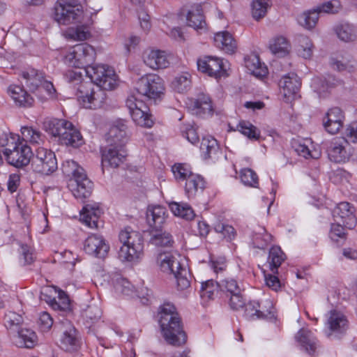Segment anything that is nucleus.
I'll use <instances>...</instances> for the list:
<instances>
[{
	"instance_id": "f257e3e1",
	"label": "nucleus",
	"mask_w": 357,
	"mask_h": 357,
	"mask_svg": "<svg viewBox=\"0 0 357 357\" xmlns=\"http://www.w3.org/2000/svg\"><path fill=\"white\" fill-rule=\"evenodd\" d=\"M96 50L88 43H81L70 47L64 56L68 66L84 68L87 77L107 89H114L118 85L117 75L114 69L105 65L91 64L95 61Z\"/></svg>"
},
{
	"instance_id": "f03ea898",
	"label": "nucleus",
	"mask_w": 357,
	"mask_h": 357,
	"mask_svg": "<svg viewBox=\"0 0 357 357\" xmlns=\"http://www.w3.org/2000/svg\"><path fill=\"white\" fill-rule=\"evenodd\" d=\"M159 324L163 337L167 343L181 345L186 342L181 318L174 305L165 303L160 307Z\"/></svg>"
},
{
	"instance_id": "7ed1b4c3",
	"label": "nucleus",
	"mask_w": 357,
	"mask_h": 357,
	"mask_svg": "<svg viewBox=\"0 0 357 357\" xmlns=\"http://www.w3.org/2000/svg\"><path fill=\"white\" fill-rule=\"evenodd\" d=\"M0 146L8 162L16 167L26 166L31 162L33 153L31 147L23 140L20 135L10 133L0 136Z\"/></svg>"
},
{
	"instance_id": "20e7f679",
	"label": "nucleus",
	"mask_w": 357,
	"mask_h": 357,
	"mask_svg": "<svg viewBox=\"0 0 357 357\" xmlns=\"http://www.w3.org/2000/svg\"><path fill=\"white\" fill-rule=\"evenodd\" d=\"M46 132L58 138L61 144L78 148L84 144L83 137L78 129L69 121L63 119H52L45 121Z\"/></svg>"
},
{
	"instance_id": "39448f33",
	"label": "nucleus",
	"mask_w": 357,
	"mask_h": 357,
	"mask_svg": "<svg viewBox=\"0 0 357 357\" xmlns=\"http://www.w3.org/2000/svg\"><path fill=\"white\" fill-rule=\"evenodd\" d=\"M119 239L122 244L118 252L119 259L123 262H138L144 256V243L142 234L131 229L126 227L119 234Z\"/></svg>"
},
{
	"instance_id": "423d86ee",
	"label": "nucleus",
	"mask_w": 357,
	"mask_h": 357,
	"mask_svg": "<svg viewBox=\"0 0 357 357\" xmlns=\"http://www.w3.org/2000/svg\"><path fill=\"white\" fill-rule=\"evenodd\" d=\"M107 89L91 82H83L79 86L76 93L79 103L84 108L96 109L100 108L106 99Z\"/></svg>"
},
{
	"instance_id": "0eeeda50",
	"label": "nucleus",
	"mask_w": 357,
	"mask_h": 357,
	"mask_svg": "<svg viewBox=\"0 0 357 357\" xmlns=\"http://www.w3.org/2000/svg\"><path fill=\"white\" fill-rule=\"evenodd\" d=\"M53 17L59 24L79 23L83 20L84 11L77 0H57L54 7Z\"/></svg>"
},
{
	"instance_id": "6e6552de",
	"label": "nucleus",
	"mask_w": 357,
	"mask_h": 357,
	"mask_svg": "<svg viewBox=\"0 0 357 357\" xmlns=\"http://www.w3.org/2000/svg\"><path fill=\"white\" fill-rule=\"evenodd\" d=\"M31 165L33 172L44 176L53 174L58 168L54 152L44 147H38L35 150Z\"/></svg>"
},
{
	"instance_id": "1a4fd4ad",
	"label": "nucleus",
	"mask_w": 357,
	"mask_h": 357,
	"mask_svg": "<svg viewBox=\"0 0 357 357\" xmlns=\"http://www.w3.org/2000/svg\"><path fill=\"white\" fill-rule=\"evenodd\" d=\"M163 79L156 74H148L140 77L135 84L138 95L156 100L160 98L165 92Z\"/></svg>"
},
{
	"instance_id": "9d476101",
	"label": "nucleus",
	"mask_w": 357,
	"mask_h": 357,
	"mask_svg": "<svg viewBox=\"0 0 357 357\" xmlns=\"http://www.w3.org/2000/svg\"><path fill=\"white\" fill-rule=\"evenodd\" d=\"M126 106L135 123L144 128H151L153 120L149 113V109L142 100H139L135 94L129 96L126 100Z\"/></svg>"
},
{
	"instance_id": "9b49d317",
	"label": "nucleus",
	"mask_w": 357,
	"mask_h": 357,
	"mask_svg": "<svg viewBox=\"0 0 357 357\" xmlns=\"http://www.w3.org/2000/svg\"><path fill=\"white\" fill-rule=\"evenodd\" d=\"M199 71L210 77L218 79L228 76L227 61L217 56H207L200 58L197 62Z\"/></svg>"
},
{
	"instance_id": "f8f14e48",
	"label": "nucleus",
	"mask_w": 357,
	"mask_h": 357,
	"mask_svg": "<svg viewBox=\"0 0 357 357\" xmlns=\"http://www.w3.org/2000/svg\"><path fill=\"white\" fill-rule=\"evenodd\" d=\"M354 149L344 137L334 138L327 149L329 160L336 163H344L351 159Z\"/></svg>"
},
{
	"instance_id": "ddd939ff",
	"label": "nucleus",
	"mask_w": 357,
	"mask_h": 357,
	"mask_svg": "<svg viewBox=\"0 0 357 357\" xmlns=\"http://www.w3.org/2000/svg\"><path fill=\"white\" fill-rule=\"evenodd\" d=\"M183 260L177 252H165L158 255L156 264L162 272L174 275L181 269Z\"/></svg>"
},
{
	"instance_id": "4468645a",
	"label": "nucleus",
	"mask_w": 357,
	"mask_h": 357,
	"mask_svg": "<svg viewBox=\"0 0 357 357\" xmlns=\"http://www.w3.org/2000/svg\"><path fill=\"white\" fill-rule=\"evenodd\" d=\"M62 327L63 331L59 339V347L69 352L77 351L80 347V340L75 328L68 321L62 323Z\"/></svg>"
},
{
	"instance_id": "2eb2a0df",
	"label": "nucleus",
	"mask_w": 357,
	"mask_h": 357,
	"mask_svg": "<svg viewBox=\"0 0 357 357\" xmlns=\"http://www.w3.org/2000/svg\"><path fill=\"white\" fill-rule=\"evenodd\" d=\"M84 250L89 255L105 258L109 252V245L102 236L91 234L84 242Z\"/></svg>"
},
{
	"instance_id": "dca6fc26",
	"label": "nucleus",
	"mask_w": 357,
	"mask_h": 357,
	"mask_svg": "<svg viewBox=\"0 0 357 357\" xmlns=\"http://www.w3.org/2000/svg\"><path fill=\"white\" fill-rule=\"evenodd\" d=\"M334 220L342 223L348 229H353L356 225L355 208L349 202L339 203L333 211Z\"/></svg>"
},
{
	"instance_id": "f3484780",
	"label": "nucleus",
	"mask_w": 357,
	"mask_h": 357,
	"mask_svg": "<svg viewBox=\"0 0 357 357\" xmlns=\"http://www.w3.org/2000/svg\"><path fill=\"white\" fill-rule=\"evenodd\" d=\"M142 59L144 63L154 70L167 68L170 65L167 53L158 49L149 48L144 50Z\"/></svg>"
},
{
	"instance_id": "a211bd4d",
	"label": "nucleus",
	"mask_w": 357,
	"mask_h": 357,
	"mask_svg": "<svg viewBox=\"0 0 357 357\" xmlns=\"http://www.w3.org/2000/svg\"><path fill=\"white\" fill-rule=\"evenodd\" d=\"M301 86L299 77L294 73L283 76L279 82L280 93L284 101H291L297 95Z\"/></svg>"
},
{
	"instance_id": "6ab92c4d",
	"label": "nucleus",
	"mask_w": 357,
	"mask_h": 357,
	"mask_svg": "<svg viewBox=\"0 0 357 357\" xmlns=\"http://www.w3.org/2000/svg\"><path fill=\"white\" fill-rule=\"evenodd\" d=\"M126 156L124 146H110L102 154V169L119 167L125 162Z\"/></svg>"
},
{
	"instance_id": "aec40b11",
	"label": "nucleus",
	"mask_w": 357,
	"mask_h": 357,
	"mask_svg": "<svg viewBox=\"0 0 357 357\" xmlns=\"http://www.w3.org/2000/svg\"><path fill=\"white\" fill-rule=\"evenodd\" d=\"M68 188L75 198L84 199L91 195L93 183L84 173L83 176L71 178L68 183Z\"/></svg>"
},
{
	"instance_id": "412c9836",
	"label": "nucleus",
	"mask_w": 357,
	"mask_h": 357,
	"mask_svg": "<svg viewBox=\"0 0 357 357\" xmlns=\"http://www.w3.org/2000/svg\"><path fill=\"white\" fill-rule=\"evenodd\" d=\"M344 121L343 112L339 107L331 108L323 119L326 130L331 134L337 133L342 128Z\"/></svg>"
},
{
	"instance_id": "4be33fe9",
	"label": "nucleus",
	"mask_w": 357,
	"mask_h": 357,
	"mask_svg": "<svg viewBox=\"0 0 357 357\" xmlns=\"http://www.w3.org/2000/svg\"><path fill=\"white\" fill-rule=\"evenodd\" d=\"M291 146L298 155L305 159H317L321 156L320 150L315 148L314 144L309 138L294 139L291 142Z\"/></svg>"
},
{
	"instance_id": "5701e85b",
	"label": "nucleus",
	"mask_w": 357,
	"mask_h": 357,
	"mask_svg": "<svg viewBox=\"0 0 357 357\" xmlns=\"http://www.w3.org/2000/svg\"><path fill=\"white\" fill-rule=\"evenodd\" d=\"M106 139L110 146H124L128 141L126 122L119 121L112 125L106 135Z\"/></svg>"
},
{
	"instance_id": "b1692460",
	"label": "nucleus",
	"mask_w": 357,
	"mask_h": 357,
	"mask_svg": "<svg viewBox=\"0 0 357 357\" xmlns=\"http://www.w3.org/2000/svg\"><path fill=\"white\" fill-rule=\"evenodd\" d=\"M102 214L99 204H88L84 206L80 214L81 220L89 228L98 227V221Z\"/></svg>"
},
{
	"instance_id": "393cba45",
	"label": "nucleus",
	"mask_w": 357,
	"mask_h": 357,
	"mask_svg": "<svg viewBox=\"0 0 357 357\" xmlns=\"http://www.w3.org/2000/svg\"><path fill=\"white\" fill-rule=\"evenodd\" d=\"M7 92L16 106L20 107H30L33 106L34 99L23 86L15 84L10 85L8 86Z\"/></svg>"
},
{
	"instance_id": "a878e982",
	"label": "nucleus",
	"mask_w": 357,
	"mask_h": 357,
	"mask_svg": "<svg viewBox=\"0 0 357 357\" xmlns=\"http://www.w3.org/2000/svg\"><path fill=\"white\" fill-rule=\"evenodd\" d=\"M326 326L330 330L328 336L333 333H343L348 328V320L342 312L333 310L329 312Z\"/></svg>"
},
{
	"instance_id": "bb28decb",
	"label": "nucleus",
	"mask_w": 357,
	"mask_h": 357,
	"mask_svg": "<svg viewBox=\"0 0 357 357\" xmlns=\"http://www.w3.org/2000/svg\"><path fill=\"white\" fill-rule=\"evenodd\" d=\"M187 105L193 114L199 116L211 114L213 109L210 97L204 93L195 99H190Z\"/></svg>"
},
{
	"instance_id": "cd10ccee",
	"label": "nucleus",
	"mask_w": 357,
	"mask_h": 357,
	"mask_svg": "<svg viewBox=\"0 0 357 357\" xmlns=\"http://www.w3.org/2000/svg\"><path fill=\"white\" fill-rule=\"evenodd\" d=\"M215 46L226 54H234L238 48L237 42L227 31L216 33L214 36Z\"/></svg>"
},
{
	"instance_id": "c85d7f7f",
	"label": "nucleus",
	"mask_w": 357,
	"mask_h": 357,
	"mask_svg": "<svg viewBox=\"0 0 357 357\" xmlns=\"http://www.w3.org/2000/svg\"><path fill=\"white\" fill-rule=\"evenodd\" d=\"M186 21L189 26L197 31H203L206 29L205 17L200 5L194 6L188 10Z\"/></svg>"
},
{
	"instance_id": "c756f323",
	"label": "nucleus",
	"mask_w": 357,
	"mask_h": 357,
	"mask_svg": "<svg viewBox=\"0 0 357 357\" xmlns=\"http://www.w3.org/2000/svg\"><path fill=\"white\" fill-rule=\"evenodd\" d=\"M201 155L205 160H217L222 154L217 140L211 137H204L200 146Z\"/></svg>"
},
{
	"instance_id": "7c9ffc66",
	"label": "nucleus",
	"mask_w": 357,
	"mask_h": 357,
	"mask_svg": "<svg viewBox=\"0 0 357 357\" xmlns=\"http://www.w3.org/2000/svg\"><path fill=\"white\" fill-rule=\"evenodd\" d=\"M296 342L309 354H313L318 345L317 340L314 334L306 328H301L295 335Z\"/></svg>"
},
{
	"instance_id": "2f4dec72",
	"label": "nucleus",
	"mask_w": 357,
	"mask_h": 357,
	"mask_svg": "<svg viewBox=\"0 0 357 357\" xmlns=\"http://www.w3.org/2000/svg\"><path fill=\"white\" fill-rule=\"evenodd\" d=\"M338 83L339 81L333 76L328 75L324 79L314 77L312 80L311 86L320 97H325Z\"/></svg>"
},
{
	"instance_id": "473e14b6",
	"label": "nucleus",
	"mask_w": 357,
	"mask_h": 357,
	"mask_svg": "<svg viewBox=\"0 0 357 357\" xmlns=\"http://www.w3.org/2000/svg\"><path fill=\"white\" fill-rule=\"evenodd\" d=\"M205 184V181L202 176L193 174L185 181V195L188 199L194 198L197 194L203 192Z\"/></svg>"
},
{
	"instance_id": "72a5a7b5",
	"label": "nucleus",
	"mask_w": 357,
	"mask_h": 357,
	"mask_svg": "<svg viewBox=\"0 0 357 357\" xmlns=\"http://www.w3.org/2000/svg\"><path fill=\"white\" fill-rule=\"evenodd\" d=\"M20 139L26 144L40 145L45 141V135L37 128L33 126H24L20 128Z\"/></svg>"
},
{
	"instance_id": "f704fd0d",
	"label": "nucleus",
	"mask_w": 357,
	"mask_h": 357,
	"mask_svg": "<svg viewBox=\"0 0 357 357\" xmlns=\"http://www.w3.org/2000/svg\"><path fill=\"white\" fill-rule=\"evenodd\" d=\"M22 77L26 86L32 92H36L38 86L45 80L44 75L34 68H29L22 72Z\"/></svg>"
},
{
	"instance_id": "c9c22d12",
	"label": "nucleus",
	"mask_w": 357,
	"mask_h": 357,
	"mask_svg": "<svg viewBox=\"0 0 357 357\" xmlns=\"http://www.w3.org/2000/svg\"><path fill=\"white\" fill-rule=\"evenodd\" d=\"M245 66L248 70L257 78H262L268 73L267 68L261 63L257 54H252L246 56Z\"/></svg>"
},
{
	"instance_id": "e433bc0d",
	"label": "nucleus",
	"mask_w": 357,
	"mask_h": 357,
	"mask_svg": "<svg viewBox=\"0 0 357 357\" xmlns=\"http://www.w3.org/2000/svg\"><path fill=\"white\" fill-rule=\"evenodd\" d=\"M192 86V76L188 72L177 74L172 80L170 87L178 93H187Z\"/></svg>"
},
{
	"instance_id": "4c0bfd02",
	"label": "nucleus",
	"mask_w": 357,
	"mask_h": 357,
	"mask_svg": "<svg viewBox=\"0 0 357 357\" xmlns=\"http://www.w3.org/2000/svg\"><path fill=\"white\" fill-rule=\"evenodd\" d=\"M167 216L165 208L161 206H153L148 208L146 218L150 226L158 229L165 222Z\"/></svg>"
},
{
	"instance_id": "58836bf2",
	"label": "nucleus",
	"mask_w": 357,
	"mask_h": 357,
	"mask_svg": "<svg viewBox=\"0 0 357 357\" xmlns=\"http://www.w3.org/2000/svg\"><path fill=\"white\" fill-rule=\"evenodd\" d=\"M269 50L274 55L283 57L289 54L291 45L286 38L278 36L270 41Z\"/></svg>"
},
{
	"instance_id": "ea45409f",
	"label": "nucleus",
	"mask_w": 357,
	"mask_h": 357,
	"mask_svg": "<svg viewBox=\"0 0 357 357\" xmlns=\"http://www.w3.org/2000/svg\"><path fill=\"white\" fill-rule=\"evenodd\" d=\"M37 340L34 331L28 328H22L15 337V344L19 347L32 348Z\"/></svg>"
},
{
	"instance_id": "a19ab883",
	"label": "nucleus",
	"mask_w": 357,
	"mask_h": 357,
	"mask_svg": "<svg viewBox=\"0 0 357 357\" xmlns=\"http://www.w3.org/2000/svg\"><path fill=\"white\" fill-rule=\"evenodd\" d=\"M314 50V45L309 37L305 36L298 37L296 51L299 56L305 59H310L313 56Z\"/></svg>"
},
{
	"instance_id": "79ce46f5",
	"label": "nucleus",
	"mask_w": 357,
	"mask_h": 357,
	"mask_svg": "<svg viewBox=\"0 0 357 357\" xmlns=\"http://www.w3.org/2000/svg\"><path fill=\"white\" fill-rule=\"evenodd\" d=\"M335 31L338 38L344 42L353 41L357 38L356 27L348 22L336 25Z\"/></svg>"
},
{
	"instance_id": "37998d69",
	"label": "nucleus",
	"mask_w": 357,
	"mask_h": 357,
	"mask_svg": "<svg viewBox=\"0 0 357 357\" xmlns=\"http://www.w3.org/2000/svg\"><path fill=\"white\" fill-rule=\"evenodd\" d=\"M169 208L175 216L187 220H192L195 215L192 207L185 202H170Z\"/></svg>"
},
{
	"instance_id": "c03bdc74",
	"label": "nucleus",
	"mask_w": 357,
	"mask_h": 357,
	"mask_svg": "<svg viewBox=\"0 0 357 357\" xmlns=\"http://www.w3.org/2000/svg\"><path fill=\"white\" fill-rule=\"evenodd\" d=\"M218 289L227 296L235 292L243 291V285L232 278H226L217 282Z\"/></svg>"
},
{
	"instance_id": "a18cd8bd",
	"label": "nucleus",
	"mask_w": 357,
	"mask_h": 357,
	"mask_svg": "<svg viewBox=\"0 0 357 357\" xmlns=\"http://www.w3.org/2000/svg\"><path fill=\"white\" fill-rule=\"evenodd\" d=\"M150 243L159 248H171L174 244V240L169 232L156 230L153 232Z\"/></svg>"
},
{
	"instance_id": "49530a36",
	"label": "nucleus",
	"mask_w": 357,
	"mask_h": 357,
	"mask_svg": "<svg viewBox=\"0 0 357 357\" xmlns=\"http://www.w3.org/2000/svg\"><path fill=\"white\" fill-rule=\"evenodd\" d=\"M286 256L281 248L278 246H273L269 250L268 263L271 271L277 272L278 268L285 260Z\"/></svg>"
},
{
	"instance_id": "de8ad7c7",
	"label": "nucleus",
	"mask_w": 357,
	"mask_h": 357,
	"mask_svg": "<svg viewBox=\"0 0 357 357\" xmlns=\"http://www.w3.org/2000/svg\"><path fill=\"white\" fill-rule=\"evenodd\" d=\"M319 12L317 9L303 12L298 15V22L301 26L310 30L315 27L319 20Z\"/></svg>"
},
{
	"instance_id": "09e8293b",
	"label": "nucleus",
	"mask_w": 357,
	"mask_h": 357,
	"mask_svg": "<svg viewBox=\"0 0 357 357\" xmlns=\"http://www.w3.org/2000/svg\"><path fill=\"white\" fill-rule=\"evenodd\" d=\"M33 93H35L41 101H45L49 99H54L56 98V91L53 84L45 79L38 86V89H37L36 92Z\"/></svg>"
},
{
	"instance_id": "8fccbe9b",
	"label": "nucleus",
	"mask_w": 357,
	"mask_h": 357,
	"mask_svg": "<svg viewBox=\"0 0 357 357\" xmlns=\"http://www.w3.org/2000/svg\"><path fill=\"white\" fill-rule=\"evenodd\" d=\"M63 36L74 41H82L90 37V31L86 26H79L76 28H68L63 33Z\"/></svg>"
},
{
	"instance_id": "3c124183",
	"label": "nucleus",
	"mask_w": 357,
	"mask_h": 357,
	"mask_svg": "<svg viewBox=\"0 0 357 357\" xmlns=\"http://www.w3.org/2000/svg\"><path fill=\"white\" fill-rule=\"evenodd\" d=\"M244 309V316L247 319H261V314L269 313L268 310H261L260 303L257 301H250L245 303L243 307Z\"/></svg>"
},
{
	"instance_id": "603ef678",
	"label": "nucleus",
	"mask_w": 357,
	"mask_h": 357,
	"mask_svg": "<svg viewBox=\"0 0 357 357\" xmlns=\"http://www.w3.org/2000/svg\"><path fill=\"white\" fill-rule=\"evenodd\" d=\"M237 129L250 139L257 140L260 137V131L248 121H240L237 126Z\"/></svg>"
},
{
	"instance_id": "864d4df0",
	"label": "nucleus",
	"mask_w": 357,
	"mask_h": 357,
	"mask_svg": "<svg viewBox=\"0 0 357 357\" xmlns=\"http://www.w3.org/2000/svg\"><path fill=\"white\" fill-rule=\"evenodd\" d=\"M62 171L67 176H72V178L83 176V174L85 173L84 169L72 160H67L63 162L62 164Z\"/></svg>"
},
{
	"instance_id": "5fc2aeb1",
	"label": "nucleus",
	"mask_w": 357,
	"mask_h": 357,
	"mask_svg": "<svg viewBox=\"0 0 357 357\" xmlns=\"http://www.w3.org/2000/svg\"><path fill=\"white\" fill-rule=\"evenodd\" d=\"M112 283L117 294L129 296L133 291L134 287L130 282L119 275L113 279Z\"/></svg>"
},
{
	"instance_id": "6e6d98bb",
	"label": "nucleus",
	"mask_w": 357,
	"mask_h": 357,
	"mask_svg": "<svg viewBox=\"0 0 357 357\" xmlns=\"http://www.w3.org/2000/svg\"><path fill=\"white\" fill-rule=\"evenodd\" d=\"M270 6L269 0H255L252 3V17L258 20L263 18Z\"/></svg>"
},
{
	"instance_id": "4d7b16f0",
	"label": "nucleus",
	"mask_w": 357,
	"mask_h": 357,
	"mask_svg": "<svg viewBox=\"0 0 357 357\" xmlns=\"http://www.w3.org/2000/svg\"><path fill=\"white\" fill-rule=\"evenodd\" d=\"M242 183L247 186L257 188L259 185V178L255 172L249 168H244L240 172Z\"/></svg>"
},
{
	"instance_id": "13d9d810",
	"label": "nucleus",
	"mask_w": 357,
	"mask_h": 357,
	"mask_svg": "<svg viewBox=\"0 0 357 357\" xmlns=\"http://www.w3.org/2000/svg\"><path fill=\"white\" fill-rule=\"evenodd\" d=\"M172 171L177 181L187 180L193 173L189 165L186 163H177L172 166Z\"/></svg>"
},
{
	"instance_id": "bf43d9fd",
	"label": "nucleus",
	"mask_w": 357,
	"mask_h": 357,
	"mask_svg": "<svg viewBox=\"0 0 357 357\" xmlns=\"http://www.w3.org/2000/svg\"><path fill=\"white\" fill-rule=\"evenodd\" d=\"M137 16L142 29L145 32H149L151 29V22L147 10L144 8L140 7L137 10Z\"/></svg>"
},
{
	"instance_id": "052dcab7",
	"label": "nucleus",
	"mask_w": 357,
	"mask_h": 357,
	"mask_svg": "<svg viewBox=\"0 0 357 357\" xmlns=\"http://www.w3.org/2000/svg\"><path fill=\"white\" fill-rule=\"evenodd\" d=\"M242 292L243 291H240L239 292H235L226 296L229 299V305L230 307L234 310L243 309L245 305V299L243 296Z\"/></svg>"
},
{
	"instance_id": "680f3d73",
	"label": "nucleus",
	"mask_w": 357,
	"mask_h": 357,
	"mask_svg": "<svg viewBox=\"0 0 357 357\" xmlns=\"http://www.w3.org/2000/svg\"><path fill=\"white\" fill-rule=\"evenodd\" d=\"M341 9L340 3L337 0H332L323 3L317 7V10L319 13L328 14H335L338 13Z\"/></svg>"
},
{
	"instance_id": "e2e57ef3",
	"label": "nucleus",
	"mask_w": 357,
	"mask_h": 357,
	"mask_svg": "<svg viewBox=\"0 0 357 357\" xmlns=\"http://www.w3.org/2000/svg\"><path fill=\"white\" fill-rule=\"evenodd\" d=\"M345 227L342 223L337 222L331 225L329 236L333 241L337 242L340 239H345Z\"/></svg>"
},
{
	"instance_id": "0e129e2a",
	"label": "nucleus",
	"mask_w": 357,
	"mask_h": 357,
	"mask_svg": "<svg viewBox=\"0 0 357 357\" xmlns=\"http://www.w3.org/2000/svg\"><path fill=\"white\" fill-rule=\"evenodd\" d=\"M187 271L183 267L178 272L174 274L176 279V285L178 290H185L190 287V283L186 277Z\"/></svg>"
},
{
	"instance_id": "69168bd1",
	"label": "nucleus",
	"mask_w": 357,
	"mask_h": 357,
	"mask_svg": "<svg viewBox=\"0 0 357 357\" xmlns=\"http://www.w3.org/2000/svg\"><path fill=\"white\" fill-rule=\"evenodd\" d=\"M272 241V236L264 231L263 234H257L254 236L253 243L256 248L264 249Z\"/></svg>"
},
{
	"instance_id": "338daca9",
	"label": "nucleus",
	"mask_w": 357,
	"mask_h": 357,
	"mask_svg": "<svg viewBox=\"0 0 357 357\" xmlns=\"http://www.w3.org/2000/svg\"><path fill=\"white\" fill-rule=\"evenodd\" d=\"M38 324L41 331L47 332L52 328L53 319L50 314L43 312L40 314Z\"/></svg>"
},
{
	"instance_id": "774afa93",
	"label": "nucleus",
	"mask_w": 357,
	"mask_h": 357,
	"mask_svg": "<svg viewBox=\"0 0 357 357\" xmlns=\"http://www.w3.org/2000/svg\"><path fill=\"white\" fill-rule=\"evenodd\" d=\"M344 138L354 144L357 143V121L349 123L344 130Z\"/></svg>"
}]
</instances>
